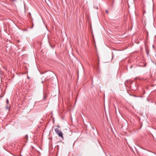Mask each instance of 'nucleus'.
I'll list each match as a JSON object with an SVG mask.
<instances>
[{"instance_id": "obj_1", "label": "nucleus", "mask_w": 156, "mask_h": 156, "mask_svg": "<svg viewBox=\"0 0 156 156\" xmlns=\"http://www.w3.org/2000/svg\"><path fill=\"white\" fill-rule=\"evenodd\" d=\"M55 130L56 133L58 135V136L62 138H63V136L62 132L60 131L59 129L58 128H55Z\"/></svg>"}, {"instance_id": "obj_2", "label": "nucleus", "mask_w": 156, "mask_h": 156, "mask_svg": "<svg viewBox=\"0 0 156 156\" xmlns=\"http://www.w3.org/2000/svg\"><path fill=\"white\" fill-rule=\"evenodd\" d=\"M28 138V135H26V136H25V138L26 140L27 141Z\"/></svg>"}, {"instance_id": "obj_3", "label": "nucleus", "mask_w": 156, "mask_h": 156, "mask_svg": "<svg viewBox=\"0 0 156 156\" xmlns=\"http://www.w3.org/2000/svg\"><path fill=\"white\" fill-rule=\"evenodd\" d=\"M6 103H7L8 104L9 103V101L8 99H7L6 100Z\"/></svg>"}, {"instance_id": "obj_4", "label": "nucleus", "mask_w": 156, "mask_h": 156, "mask_svg": "<svg viewBox=\"0 0 156 156\" xmlns=\"http://www.w3.org/2000/svg\"><path fill=\"white\" fill-rule=\"evenodd\" d=\"M106 13L107 14H108V10H106Z\"/></svg>"}, {"instance_id": "obj_5", "label": "nucleus", "mask_w": 156, "mask_h": 156, "mask_svg": "<svg viewBox=\"0 0 156 156\" xmlns=\"http://www.w3.org/2000/svg\"><path fill=\"white\" fill-rule=\"evenodd\" d=\"M46 98V96L44 97V99H45Z\"/></svg>"}, {"instance_id": "obj_6", "label": "nucleus", "mask_w": 156, "mask_h": 156, "mask_svg": "<svg viewBox=\"0 0 156 156\" xmlns=\"http://www.w3.org/2000/svg\"><path fill=\"white\" fill-rule=\"evenodd\" d=\"M57 127H59V126H58Z\"/></svg>"}, {"instance_id": "obj_7", "label": "nucleus", "mask_w": 156, "mask_h": 156, "mask_svg": "<svg viewBox=\"0 0 156 156\" xmlns=\"http://www.w3.org/2000/svg\"><path fill=\"white\" fill-rule=\"evenodd\" d=\"M96 9H98V8H96Z\"/></svg>"}, {"instance_id": "obj_8", "label": "nucleus", "mask_w": 156, "mask_h": 156, "mask_svg": "<svg viewBox=\"0 0 156 156\" xmlns=\"http://www.w3.org/2000/svg\"><path fill=\"white\" fill-rule=\"evenodd\" d=\"M96 9H98V8H96Z\"/></svg>"}, {"instance_id": "obj_9", "label": "nucleus", "mask_w": 156, "mask_h": 156, "mask_svg": "<svg viewBox=\"0 0 156 156\" xmlns=\"http://www.w3.org/2000/svg\"><path fill=\"white\" fill-rule=\"evenodd\" d=\"M21 156H22V155H21Z\"/></svg>"}]
</instances>
